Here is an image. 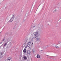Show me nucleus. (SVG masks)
Returning <instances> with one entry per match:
<instances>
[{
	"label": "nucleus",
	"mask_w": 61,
	"mask_h": 61,
	"mask_svg": "<svg viewBox=\"0 0 61 61\" xmlns=\"http://www.w3.org/2000/svg\"><path fill=\"white\" fill-rule=\"evenodd\" d=\"M15 17V14H14L13 15H12V17L11 18V19L9 21V22H12L13 20H14V17Z\"/></svg>",
	"instance_id": "obj_1"
},
{
	"label": "nucleus",
	"mask_w": 61,
	"mask_h": 61,
	"mask_svg": "<svg viewBox=\"0 0 61 61\" xmlns=\"http://www.w3.org/2000/svg\"><path fill=\"white\" fill-rule=\"evenodd\" d=\"M36 34V37H37L38 38H39L40 37V35L39 34H38V32H36L34 34V35L35 36V34Z\"/></svg>",
	"instance_id": "obj_2"
},
{
	"label": "nucleus",
	"mask_w": 61,
	"mask_h": 61,
	"mask_svg": "<svg viewBox=\"0 0 61 61\" xmlns=\"http://www.w3.org/2000/svg\"><path fill=\"white\" fill-rule=\"evenodd\" d=\"M36 34H35L34 35V37H33V38H32V39L31 41H32L33 40V39H34L35 38H36Z\"/></svg>",
	"instance_id": "obj_3"
},
{
	"label": "nucleus",
	"mask_w": 61,
	"mask_h": 61,
	"mask_svg": "<svg viewBox=\"0 0 61 61\" xmlns=\"http://www.w3.org/2000/svg\"><path fill=\"white\" fill-rule=\"evenodd\" d=\"M30 53L31 52H30V51L28 50L27 55H30Z\"/></svg>",
	"instance_id": "obj_4"
},
{
	"label": "nucleus",
	"mask_w": 61,
	"mask_h": 61,
	"mask_svg": "<svg viewBox=\"0 0 61 61\" xmlns=\"http://www.w3.org/2000/svg\"><path fill=\"white\" fill-rule=\"evenodd\" d=\"M3 55V54L2 53V52H0V59H1L2 57V56H1Z\"/></svg>",
	"instance_id": "obj_5"
},
{
	"label": "nucleus",
	"mask_w": 61,
	"mask_h": 61,
	"mask_svg": "<svg viewBox=\"0 0 61 61\" xmlns=\"http://www.w3.org/2000/svg\"><path fill=\"white\" fill-rule=\"evenodd\" d=\"M23 58L24 60H26L27 59V58L25 56L23 57Z\"/></svg>",
	"instance_id": "obj_6"
},
{
	"label": "nucleus",
	"mask_w": 61,
	"mask_h": 61,
	"mask_svg": "<svg viewBox=\"0 0 61 61\" xmlns=\"http://www.w3.org/2000/svg\"><path fill=\"white\" fill-rule=\"evenodd\" d=\"M26 49L25 48H24V50L23 51V52L25 53H26Z\"/></svg>",
	"instance_id": "obj_7"
},
{
	"label": "nucleus",
	"mask_w": 61,
	"mask_h": 61,
	"mask_svg": "<svg viewBox=\"0 0 61 61\" xmlns=\"http://www.w3.org/2000/svg\"><path fill=\"white\" fill-rule=\"evenodd\" d=\"M7 42L5 43L4 44V45L3 46V48H5V46L7 45Z\"/></svg>",
	"instance_id": "obj_8"
},
{
	"label": "nucleus",
	"mask_w": 61,
	"mask_h": 61,
	"mask_svg": "<svg viewBox=\"0 0 61 61\" xmlns=\"http://www.w3.org/2000/svg\"><path fill=\"white\" fill-rule=\"evenodd\" d=\"M37 57L38 58H40V55H37Z\"/></svg>",
	"instance_id": "obj_9"
},
{
	"label": "nucleus",
	"mask_w": 61,
	"mask_h": 61,
	"mask_svg": "<svg viewBox=\"0 0 61 61\" xmlns=\"http://www.w3.org/2000/svg\"><path fill=\"white\" fill-rule=\"evenodd\" d=\"M11 59H12V57H10L8 58V60L10 61Z\"/></svg>",
	"instance_id": "obj_10"
},
{
	"label": "nucleus",
	"mask_w": 61,
	"mask_h": 61,
	"mask_svg": "<svg viewBox=\"0 0 61 61\" xmlns=\"http://www.w3.org/2000/svg\"><path fill=\"white\" fill-rule=\"evenodd\" d=\"M40 38H38L36 39V41H38L39 40H40Z\"/></svg>",
	"instance_id": "obj_11"
},
{
	"label": "nucleus",
	"mask_w": 61,
	"mask_h": 61,
	"mask_svg": "<svg viewBox=\"0 0 61 61\" xmlns=\"http://www.w3.org/2000/svg\"><path fill=\"white\" fill-rule=\"evenodd\" d=\"M30 43H29L28 44V43L27 44V46L28 47H29V46H30Z\"/></svg>",
	"instance_id": "obj_12"
},
{
	"label": "nucleus",
	"mask_w": 61,
	"mask_h": 61,
	"mask_svg": "<svg viewBox=\"0 0 61 61\" xmlns=\"http://www.w3.org/2000/svg\"><path fill=\"white\" fill-rule=\"evenodd\" d=\"M33 53H34L35 52V49H33L32 50Z\"/></svg>",
	"instance_id": "obj_13"
},
{
	"label": "nucleus",
	"mask_w": 61,
	"mask_h": 61,
	"mask_svg": "<svg viewBox=\"0 0 61 61\" xmlns=\"http://www.w3.org/2000/svg\"><path fill=\"white\" fill-rule=\"evenodd\" d=\"M31 41H29L28 43H28H30V44H31Z\"/></svg>",
	"instance_id": "obj_14"
},
{
	"label": "nucleus",
	"mask_w": 61,
	"mask_h": 61,
	"mask_svg": "<svg viewBox=\"0 0 61 61\" xmlns=\"http://www.w3.org/2000/svg\"><path fill=\"white\" fill-rule=\"evenodd\" d=\"M5 40V37H4V38L2 40V41L4 42V40Z\"/></svg>",
	"instance_id": "obj_15"
},
{
	"label": "nucleus",
	"mask_w": 61,
	"mask_h": 61,
	"mask_svg": "<svg viewBox=\"0 0 61 61\" xmlns=\"http://www.w3.org/2000/svg\"><path fill=\"white\" fill-rule=\"evenodd\" d=\"M55 47H56V48H59V47L57 46H55Z\"/></svg>",
	"instance_id": "obj_16"
},
{
	"label": "nucleus",
	"mask_w": 61,
	"mask_h": 61,
	"mask_svg": "<svg viewBox=\"0 0 61 61\" xmlns=\"http://www.w3.org/2000/svg\"><path fill=\"white\" fill-rule=\"evenodd\" d=\"M25 48H27V46H25Z\"/></svg>",
	"instance_id": "obj_17"
},
{
	"label": "nucleus",
	"mask_w": 61,
	"mask_h": 61,
	"mask_svg": "<svg viewBox=\"0 0 61 61\" xmlns=\"http://www.w3.org/2000/svg\"><path fill=\"white\" fill-rule=\"evenodd\" d=\"M3 41H2L1 43H0V44H1V45L2 43H3Z\"/></svg>",
	"instance_id": "obj_18"
},
{
	"label": "nucleus",
	"mask_w": 61,
	"mask_h": 61,
	"mask_svg": "<svg viewBox=\"0 0 61 61\" xmlns=\"http://www.w3.org/2000/svg\"><path fill=\"white\" fill-rule=\"evenodd\" d=\"M43 51V50H42L41 51H40V52H41V51Z\"/></svg>",
	"instance_id": "obj_19"
},
{
	"label": "nucleus",
	"mask_w": 61,
	"mask_h": 61,
	"mask_svg": "<svg viewBox=\"0 0 61 61\" xmlns=\"http://www.w3.org/2000/svg\"><path fill=\"white\" fill-rule=\"evenodd\" d=\"M35 27V26H33V28Z\"/></svg>",
	"instance_id": "obj_20"
},
{
	"label": "nucleus",
	"mask_w": 61,
	"mask_h": 61,
	"mask_svg": "<svg viewBox=\"0 0 61 61\" xmlns=\"http://www.w3.org/2000/svg\"><path fill=\"white\" fill-rule=\"evenodd\" d=\"M7 48H9V47H8V46H7Z\"/></svg>",
	"instance_id": "obj_21"
},
{
	"label": "nucleus",
	"mask_w": 61,
	"mask_h": 61,
	"mask_svg": "<svg viewBox=\"0 0 61 61\" xmlns=\"http://www.w3.org/2000/svg\"><path fill=\"white\" fill-rule=\"evenodd\" d=\"M3 44H2V45H1V46H3Z\"/></svg>",
	"instance_id": "obj_22"
},
{
	"label": "nucleus",
	"mask_w": 61,
	"mask_h": 61,
	"mask_svg": "<svg viewBox=\"0 0 61 61\" xmlns=\"http://www.w3.org/2000/svg\"><path fill=\"white\" fill-rule=\"evenodd\" d=\"M33 44V42L32 44V45Z\"/></svg>",
	"instance_id": "obj_23"
},
{
	"label": "nucleus",
	"mask_w": 61,
	"mask_h": 61,
	"mask_svg": "<svg viewBox=\"0 0 61 61\" xmlns=\"http://www.w3.org/2000/svg\"><path fill=\"white\" fill-rule=\"evenodd\" d=\"M0 47H2V46H0Z\"/></svg>",
	"instance_id": "obj_24"
},
{
	"label": "nucleus",
	"mask_w": 61,
	"mask_h": 61,
	"mask_svg": "<svg viewBox=\"0 0 61 61\" xmlns=\"http://www.w3.org/2000/svg\"><path fill=\"white\" fill-rule=\"evenodd\" d=\"M56 9L55 10V11H56Z\"/></svg>",
	"instance_id": "obj_25"
},
{
	"label": "nucleus",
	"mask_w": 61,
	"mask_h": 61,
	"mask_svg": "<svg viewBox=\"0 0 61 61\" xmlns=\"http://www.w3.org/2000/svg\"><path fill=\"white\" fill-rule=\"evenodd\" d=\"M46 56H49L47 55H46Z\"/></svg>",
	"instance_id": "obj_26"
},
{
	"label": "nucleus",
	"mask_w": 61,
	"mask_h": 61,
	"mask_svg": "<svg viewBox=\"0 0 61 61\" xmlns=\"http://www.w3.org/2000/svg\"><path fill=\"white\" fill-rule=\"evenodd\" d=\"M30 39H31V38H30Z\"/></svg>",
	"instance_id": "obj_27"
}]
</instances>
